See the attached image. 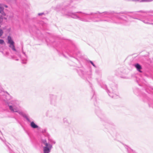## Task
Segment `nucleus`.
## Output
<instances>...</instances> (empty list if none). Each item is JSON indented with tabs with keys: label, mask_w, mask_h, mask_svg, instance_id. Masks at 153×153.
Instances as JSON below:
<instances>
[{
	"label": "nucleus",
	"mask_w": 153,
	"mask_h": 153,
	"mask_svg": "<svg viewBox=\"0 0 153 153\" xmlns=\"http://www.w3.org/2000/svg\"><path fill=\"white\" fill-rule=\"evenodd\" d=\"M50 143H47L45 140H42V143L44 145L43 146V153H49L52 148V145L55 144L56 142L55 141L51 139H49Z\"/></svg>",
	"instance_id": "obj_3"
},
{
	"label": "nucleus",
	"mask_w": 153,
	"mask_h": 153,
	"mask_svg": "<svg viewBox=\"0 0 153 153\" xmlns=\"http://www.w3.org/2000/svg\"><path fill=\"white\" fill-rule=\"evenodd\" d=\"M8 43L10 44L9 47L11 48L13 50L16 51V49L15 48L14 45V43L11 39V37L8 36L7 38Z\"/></svg>",
	"instance_id": "obj_7"
},
{
	"label": "nucleus",
	"mask_w": 153,
	"mask_h": 153,
	"mask_svg": "<svg viewBox=\"0 0 153 153\" xmlns=\"http://www.w3.org/2000/svg\"><path fill=\"white\" fill-rule=\"evenodd\" d=\"M64 15L69 16L74 19H78L80 21L85 22L90 21L88 19H87V16L91 15L93 16V17H96L97 16L98 18L100 19L99 20L91 19L94 22L104 21L109 23L115 22L113 18L110 16L111 15V13L108 12H104L102 13L97 12V13H91L89 14L83 13L81 12H77L74 13H68V14L64 13Z\"/></svg>",
	"instance_id": "obj_1"
},
{
	"label": "nucleus",
	"mask_w": 153,
	"mask_h": 153,
	"mask_svg": "<svg viewBox=\"0 0 153 153\" xmlns=\"http://www.w3.org/2000/svg\"><path fill=\"white\" fill-rule=\"evenodd\" d=\"M44 14V13H38V15L39 16H41L42 15H43Z\"/></svg>",
	"instance_id": "obj_20"
},
{
	"label": "nucleus",
	"mask_w": 153,
	"mask_h": 153,
	"mask_svg": "<svg viewBox=\"0 0 153 153\" xmlns=\"http://www.w3.org/2000/svg\"><path fill=\"white\" fill-rule=\"evenodd\" d=\"M66 120V119L65 118V119H64L63 120H64V121H65Z\"/></svg>",
	"instance_id": "obj_22"
},
{
	"label": "nucleus",
	"mask_w": 153,
	"mask_h": 153,
	"mask_svg": "<svg viewBox=\"0 0 153 153\" xmlns=\"http://www.w3.org/2000/svg\"><path fill=\"white\" fill-rule=\"evenodd\" d=\"M79 74L82 77L85 78L88 77L89 79L91 78L92 73L90 69L88 71L80 70Z\"/></svg>",
	"instance_id": "obj_4"
},
{
	"label": "nucleus",
	"mask_w": 153,
	"mask_h": 153,
	"mask_svg": "<svg viewBox=\"0 0 153 153\" xmlns=\"http://www.w3.org/2000/svg\"><path fill=\"white\" fill-rule=\"evenodd\" d=\"M127 150L128 153H136L135 151H134L130 148H127Z\"/></svg>",
	"instance_id": "obj_12"
},
{
	"label": "nucleus",
	"mask_w": 153,
	"mask_h": 153,
	"mask_svg": "<svg viewBox=\"0 0 153 153\" xmlns=\"http://www.w3.org/2000/svg\"><path fill=\"white\" fill-rule=\"evenodd\" d=\"M0 13L1 14L2 16H5L6 14L4 12V10H0Z\"/></svg>",
	"instance_id": "obj_14"
},
{
	"label": "nucleus",
	"mask_w": 153,
	"mask_h": 153,
	"mask_svg": "<svg viewBox=\"0 0 153 153\" xmlns=\"http://www.w3.org/2000/svg\"><path fill=\"white\" fill-rule=\"evenodd\" d=\"M149 1V0H141V1H140V2H147L148 1Z\"/></svg>",
	"instance_id": "obj_18"
},
{
	"label": "nucleus",
	"mask_w": 153,
	"mask_h": 153,
	"mask_svg": "<svg viewBox=\"0 0 153 153\" xmlns=\"http://www.w3.org/2000/svg\"><path fill=\"white\" fill-rule=\"evenodd\" d=\"M141 21L145 24H147L153 25V23H151L150 22L152 21V20L149 17H147L145 20H143Z\"/></svg>",
	"instance_id": "obj_8"
},
{
	"label": "nucleus",
	"mask_w": 153,
	"mask_h": 153,
	"mask_svg": "<svg viewBox=\"0 0 153 153\" xmlns=\"http://www.w3.org/2000/svg\"><path fill=\"white\" fill-rule=\"evenodd\" d=\"M135 1H139L138 0H136Z\"/></svg>",
	"instance_id": "obj_24"
},
{
	"label": "nucleus",
	"mask_w": 153,
	"mask_h": 153,
	"mask_svg": "<svg viewBox=\"0 0 153 153\" xmlns=\"http://www.w3.org/2000/svg\"><path fill=\"white\" fill-rule=\"evenodd\" d=\"M90 63L95 67H96V66L94 63L91 61H90Z\"/></svg>",
	"instance_id": "obj_15"
},
{
	"label": "nucleus",
	"mask_w": 153,
	"mask_h": 153,
	"mask_svg": "<svg viewBox=\"0 0 153 153\" xmlns=\"http://www.w3.org/2000/svg\"><path fill=\"white\" fill-rule=\"evenodd\" d=\"M94 96L93 97H92L93 98L94 97Z\"/></svg>",
	"instance_id": "obj_25"
},
{
	"label": "nucleus",
	"mask_w": 153,
	"mask_h": 153,
	"mask_svg": "<svg viewBox=\"0 0 153 153\" xmlns=\"http://www.w3.org/2000/svg\"><path fill=\"white\" fill-rule=\"evenodd\" d=\"M98 82L100 84L102 88L105 89L108 94L112 98H116L117 97V86L113 85L110 88H107L106 85H102L100 82L98 81Z\"/></svg>",
	"instance_id": "obj_2"
},
{
	"label": "nucleus",
	"mask_w": 153,
	"mask_h": 153,
	"mask_svg": "<svg viewBox=\"0 0 153 153\" xmlns=\"http://www.w3.org/2000/svg\"><path fill=\"white\" fill-rule=\"evenodd\" d=\"M62 4H58L56 7H54V9L56 11H59L61 10Z\"/></svg>",
	"instance_id": "obj_10"
},
{
	"label": "nucleus",
	"mask_w": 153,
	"mask_h": 153,
	"mask_svg": "<svg viewBox=\"0 0 153 153\" xmlns=\"http://www.w3.org/2000/svg\"><path fill=\"white\" fill-rule=\"evenodd\" d=\"M97 70H96V73H97Z\"/></svg>",
	"instance_id": "obj_23"
},
{
	"label": "nucleus",
	"mask_w": 153,
	"mask_h": 153,
	"mask_svg": "<svg viewBox=\"0 0 153 153\" xmlns=\"http://www.w3.org/2000/svg\"><path fill=\"white\" fill-rule=\"evenodd\" d=\"M4 4H0V10H4Z\"/></svg>",
	"instance_id": "obj_13"
},
{
	"label": "nucleus",
	"mask_w": 153,
	"mask_h": 153,
	"mask_svg": "<svg viewBox=\"0 0 153 153\" xmlns=\"http://www.w3.org/2000/svg\"><path fill=\"white\" fill-rule=\"evenodd\" d=\"M4 41L1 39H0V43L1 44H2L4 43Z\"/></svg>",
	"instance_id": "obj_17"
},
{
	"label": "nucleus",
	"mask_w": 153,
	"mask_h": 153,
	"mask_svg": "<svg viewBox=\"0 0 153 153\" xmlns=\"http://www.w3.org/2000/svg\"><path fill=\"white\" fill-rule=\"evenodd\" d=\"M134 66L136 68L137 70L139 72H142V71H141L142 69V67L141 65L139 63H137L134 65Z\"/></svg>",
	"instance_id": "obj_9"
},
{
	"label": "nucleus",
	"mask_w": 153,
	"mask_h": 153,
	"mask_svg": "<svg viewBox=\"0 0 153 153\" xmlns=\"http://www.w3.org/2000/svg\"><path fill=\"white\" fill-rule=\"evenodd\" d=\"M9 107L10 110L11 111L13 112H18L20 114L22 115L24 117H25L27 120H28L27 117L25 115V114L23 112L20 111L17 107H13L11 105H9Z\"/></svg>",
	"instance_id": "obj_6"
},
{
	"label": "nucleus",
	"mask_w": 153,
	"mask_h": 153,
	"mask_svg": "<svg viewBox=\"0 0 153 153\" xmlns=\"http://www.w3.org/2000/svg\"><path fill=\"white\" fill-rule=\"evenodd\" d=\"M3 33V31L2 30L0 29V36H1Z\"/></svg>",
	"instance_id": "obj_16"
},
{
	"label": "nucleus",
	"mask_w": 153,
	"mask_h": 153,
	"mask_svg": "<svg viewBox=\"0 0 153 153\" xmlns=\"http://www.w3.org/2000/svg\"><path fill=\"white\" fill-rule=\"evenodd\" d=\"M124 17V15H122L120 17H119V18L122 19H123V18Z\"/></svg>",
	"instance_id": "obj_19"
},
{
	"label": "nucleus",
	"mask_w": 153,
	"mask_h": 153,
	"mask_svg": "<svg viewBox=\"0 0 153 153\" xmlns=\"http://www.w3.org/2000/svg\"><path fill=\"white\" fill-rule=\"evenodd\" d=\"M4 7L6 8H7L8 7V6L7 5H4Z\"/></svg>",
	"instance_id": "obj_21"
},
{
	"label": "nucleus",
	"mask_w": 153,
	"mask_h": 153,
	"mask_svg": "<svg viewBox=\"0 0 153 153\" xmlns=\"http://www.w3.org/2000/svg\"><path fill=\"white\" fill-rule=\"evenodd\" d=\"M31 127L33 128H39V126L35 123L33 121L31 122L30 123Z\"/></svg>",
	"instance_id": "obj_11"
},
{
	"label": "nucleus",
	"mask_w": 153,
	"mask_h": 153,
	"mask_svg": "<svg viewBox=\"0 0 153 153\" xmlns=\"http://www.w3.org/2000/svg\"><path fill=\"white\" fill-rule=\"evenodd\" d=\"M50 104L52 105L56 106L58 102V99L56 95L51 94L49 95Z\"/></svg>",
	"instance_id": "obj_5"
}]
</instances>
